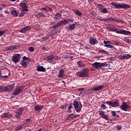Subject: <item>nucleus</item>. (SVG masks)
I'll use <instances>...</instances> for the list:
<instances>
[{
	"label": "nucleus",
	"mask_w": 131,
	"mask_h": 131,
	"mask_svg": "<svg viewBox=\"0 0 131 131\" xmlns=\"http://www.w3.org/2000/svg\"><path fill=\"white\" fill-rule=\"evenodd\" d=\"M74 106L75 110L76 111V112H78V113H79V112L81 111L82 105L81 104V103H79V102H78L77 100H75L74 101Z\"/></svg>",
	"instance_id": "nucleus-4"
},
{
	"label": "nucleus",
	"mask_w": 131,
	"mask_h": 131,
	"mask_svg": "<svg viewBox=\"0 0 131 131\" xmlns=\"http://www.w3.org/2000/svg\"><path fill=\"white\" fill-rule=\"evenodd\" d=\"M116 33L118 34H124L125 35H128V34H130V32L129 31L121 30L116 31Z\"/></svg>",
	"instance_id": "nucleus-10"
},
{
	"label": "nucleus",
	"mask_w": 131,
	"mask_h": 131,
	"mask_svg": "<svg viewBox=\"0 0 131 131\" xmlns=\"http://www.w3.org/2000/svg\"><path fill=\"white\" fill-rule=\"evenodd\" d=\"M61 25V23H60V21H59L58 23H57V24L56 25H54L53 26V28H57L58 27H59V26H60Z\"/></svg>",
	"instance_id": "nucleus-36"
},
{
	"label": "nucleus",
	"mask_w": 131,
	"mask_h": 131,
	"mask_svg": "<svg viewBox=\"0 0 131 131\" xmlns=\"http://www.w3.org/2000/svg\"><path fill=\"white\" fill-rule=\"evenodd\" d=\"M75 25H76V24L70 25L68 27L69 29H70V30H74V29H75Z\"/></svg>",
	"instance_id": "nucleus-24"
},
{
	"label": "nucleus",
	"mask_w": 131,
	"mask_h": 131,
	"mask_svg": "<svg viewBox=\"0 0 131 131\" xmlns=\"http://www.w3.org/2000/svg\"><path fill=\"white\" fill-rule=\"evenodd\" d=\"M107 12H108V9L104 7H103V9H102V10H101V11H100L101 13H104V14H106V13H107Z\"/></svg>",
	"instance_id": "nucleus-37"
},
{
	"label": "nucleus",
	"mask_w": 131,
	"mask_h": 131,
	"mask_svg": "<svg viewBox=\"0 0 131 131\" xmlns=\"http://www.w3.org/2000/svg\"><path fill=\"white\" fill-rule=\"evenodd\" d=\"M112 113L113 114V116H114V117L116 116V112L112 111Z\"/></svg>",
	"instance_id": "nucleus-53"
},
{
	"label": "nucleus",
	"mask_w": 131,
	"mask_h": 131,
	"mask_svg": "<svg viewBox=\"0 0 131 131\" xmlns=\"http://www.w3.org/2000/svg\"><path fill=\"white\" fill-rule=\"evenodd\" d=\"M15 83L12 84L11 85H9L7 86H5V91L6 92H10V91L13 90L14 88H15Z\"/></svg>",
	"instance_id": "nucleus-13"
},
{
	"label": "nucleus",
	"mask_w": 131,
	"mask_h": 131,
	"mask_svg": "<svg viewBox=\"0 0 131 131\" xmlns=\"http://www.w3.org/2000/svg\"><path fill=\"white\" fill-rule=\"evenodd\" d=\"M3 118H7V113H4L2 115Z\"/></svg>",
	"instance_id": "nucleus-51"
},
{
	"label": "nucleus",
	"mask_w": 131,
	"mask_h": 131,
	"mask_svg": "<svg viewBox=\"0 0 131 131\" xmlns=\"http://www.w3.org/2000/svg\"><path fill=\"white\" fill-rule=\"evenodd\" d=\"M19 6L22 8L23 11H26L27 12H28V9H27V6H26V3H20Z\"/></svg>",
	"instance_id": "nucleus-16"
},
{
	"label": "nucleus",
	"mask_w": 131,
	"mask_h": 131,
	"mask_svg": "<svg viewBox=\"0 0 131 131\" xmlns=\"http://www.w3.org/2000/svg\"><path fill=\"white\" fill-rule=\"evenodd\" d=\"M97 7L98 8V9H99L100 12H101L104 8V6L103 5L98 4L97 5Z\"/></svg>",
	"instance_id": "nucleus-31"
},
{
	"label": "nucleus",
	"mask_w": 131,
	"mask_h": 131,
	"mask_svg": "<svg viewBox=\"0 0 131 131\" xmlns=\"http://www.w3.org/2000/svg\"><path fill=\"white\" fill-rule=\"evenodd\" d=\"M21 64L22 65V66H23V67H27V62L26 61H21Z\"/></svg>",
	"instance_id": "nucleus-38"
},
{
	"label": "nucleus",
	"mask_w": 131,
	"mask_h": 131,
	"mask_svg": "<svg viewBox=\"0 0 131 131\" xmlns=\"http://www.w3.org/2000/svg\"><path fill=\"white\" fill-rule=\"evenodd\" d=\"M23 59L24 60V61H26L27 60H28V58H27L26 56H24L23 57Z\"/></svg>",
	"instance_id": "nucleus-56"
},
{
	"label": "nucleus",
	"mask_w": 131,
	"mask_h": 131,
	"mask_svg": "<svg viewBox=\"0 0 131 131\" xmlns=\"http://www.w3.org/2000/svg\"><path fill=\"white\" fill-rule=\"evenodd\" d=\"M131 58V55L130 54H121L119 56L118 59L119 60H125V59H130Z\"/></svg>",
	"instance_id": "nucleus-7"
},
{
	"label": "nucleus",
	"mask_w": 131,
	"mask_h": 131,
	"mask_svg": "<svg viewBox=\"0 0 131 131\" xmlns=\"http://www.w3.org/2000/svg\"><path fill=\"white\" fill-rule=\"evenodd\" d=\"M37 16H38V17H41L42 18H45V17H46V15L41 12L37 13Z\"/></svg>",
	"instance_id": "nucleus-35"
},
{
	"label": "nucleus",
	"mask_w": 131,
	"mask_h": 131,
	"mask_svg": "<svg viewBox=\"0 0 131 131\" xmlns=\"http://www.w3.org/2000/svg\"><path fill=\"white\" fill-rule=\"evenodd\" d=\"M61 18H62V15L61 14L57 13L55 15V20H60Z\"/></svg>",
	"instance_id": "nucleus-20"
},
{
	"label": "nucleus",
	"mask_w": 131,
	"mask_h": 131,
	"mask_svg": "<svg viewBox=\"0 0 131 131\" xmlns=\"http://www.w3.org/2000/svg\"><path fill=\"white\" fill-rule=\"evenodd\" d=\"M64 107H65V106H64V105H61V106H60V109H64Z\"/></svg>",
	"instance_id": "nucleus-61"
},
{
	"label": "nucleus",
	"mask_w": 131,
	"mask_h": 131,
	"mask_svg": "<svg viewBox=\"0 0 131 131\" xmlns=\"http://www.w3.org/2000/svg\"><path fill=\"white\" fill-rule=\"evenodd\" d=\"M124 40L127 43H129L130 39L129 38L125 37V38H124Z\"/></svg>",
	"instance_id": "nucleus-43"
},
{
	"label": "nucleus",
	"mask_w": 131,
	"mask_h": 131,
	"mask_svg": "<svg viewBox=\"0 0 131 131\" xmlns=\"http://www.w3.org/2000/svg\"><path fill=\"white\" fill-rule=\"evenodd\" d=\"M72 116H73V115H70L69 117H72Z\"/></svg>",
	"instance_id": "nucleus-64"
},
{
	"label": "nucleus",
	"mask_w": 131,
	"mask_h": 131,
	"mask_svg": "<svg viewBox=\"0 0 131 131\" xmlns=\"http://www.w3.org/2000/svg\"><path fill=\"white\" fill-rule=\"evenodd\" d=\"M90 70L88 68H84L80 71L76 73V75L78 77H88L89 76V72Z\"/></svg>",
	"instance_id": "nucleus-2"
},
{
	"label": "nucleus",
	"mask_w": 131,
	"mask_h": 131,
	"mask_svg": "<svg viewBox=\"0 0 131 131\" xmlns=\"http://www.w3.org/2000/svg\"><path fill=\"white\" fill-rule=\"evenodd\" d=\"M22 90V87L21 86H19L14 91V92L13 93V95H14V96H18V95L20 94Z\"/></svg>",
	"instance_id": "nucleus-11"
},
{
	"label": "nucleus",
	"mask_w": 131,
	"mask_h": 131,
	"mask_svg": "<svg viewBox=\"0 0 131 131\" xmlns=\"http://www.w3.org/2000/svg\"><path fill=\"white\" fill-rule=\"evenodd\" d=\"M64 76V70H61L59 71V74L58 75V77H59V78H61V77H63Z\"/></svg>",
	"instance_id": "nucleus-25"
},
{
	"label": "nucleus",
	"mask_w": 131,
	"mask_h": 131,
	"mask_svg": "<svg viewBox=\"0 0 131 131\" xmlns=\"http://www.w3.org/2000/svg\"><path fill=\"white\" fill-rule=\"evenodd\" d=\"M101 108L102 109H107V107L105 104H102L101 106Z\"/></svg>",
	"instance_id": "nucleus-47"
},
{
	"label": "nucleus",
	"mask_w": 131,
	"mask_h": 131,
	"mask_svg": "<svg viewBox=\"0 0 131 131\" xmlns=\"http://www.w3.org/2000/svg\"><path fill=\"white\" fill-rule=\"evenodd\" d=\"M23 113V108L19 107L18 108L16 112L15 117L17 118V119H20V118L21 117V115H22V114Z\"/></svg>",
	"instance_id": "nucleus-6"
},
{
	"label": "nucleus",
	"mask_w": 131,
	"mask_h": 131,
	"mask_svg": "<svg viewBox=\"0 0 131 131\" xmlns=\"http://www.w3.org/2000/svg\"><path fill=\"white\" fill-rule=\"evenodd\" d=\"M112 21H116V19L115 18L111 17L108 18H105V22H108V23H111Z\"/></svg>",
	"instance_id": "nucleus-22"
},
{
	"label": "nucleus",
	"mask_w": 131,
	"mask_h": 131,
	"mask_svg": "<svg viewBox=\"0 0 131 131\" xmlns=\"http://www.w3.org/2000/svg\"><path fill=\"white\" fill-rule=\"evenodd\" d=\"M111 5L112 6L115 7V9H129V8H130V5L124 3L117 4L114 2H112Z\"/></svg>",
	"instance_id": "nucleus-1"
},
{
	"label": "nucleus",
	"mask_w": 131,
	"mask_h": 131,
	"mask_svg": "<svg viewBox=\"0 0 131 131\" xmlns=\"http://www.w3.org/2000/svg\"><path fill=\"white\" fill-rule=\"evenodd\" d=\"M49 36H46L45 37H43L42 38V39L43 41L46 40V39H48V38H49Z\"/></svg>",
	"instance_id": "nucleus-49"
},
{
	"label": "nucleus",
	"mask_w": 131,
	"mask_h": 131,
	"mask_svg": "<svg viewBox=\"0 0 131 131\" xmlns=\"http://www.w3.org/2000/svg\"><path fill=\"white\" fill-rule=\"evenodd\" d=\"M53 59L54 60H58V59H60V57L57 56H53Z\"/></svg>",
	"instance_id": "nucleus-52"
},
{
	"label": "nucleus",
	"mask_w": 131,
	"mask_h": 131,
	"mask_svg": "<svg viewBox=\"0 0 131 131\" xmlns=\"http://www.w3.org/2000/svg\"><path fill=\"white\" fill-rule=\"evenodd\" d=\"M122 128V126L119 125H117L116 126V129H117V130H120Z\"/></svg>",
	"instance_id": "nucleus-42"
},
{
	"label": "nucleus",
	"mask_w": 131,
	"mask_h": 131,
	"mask_svg": "<svg viewBox=\"0 0 131 131\" xmlns=\"http://www.w3.org/2000/svg\"><path fill=\"white\" fill-rule=\"evenodd\" d=\"M90 43H91V45H92L93 46H94V45H96V43H97V40L95 38L91 39L90 40Z\"/></svg>",
	"instance_id": "nucleus-26"
},
{
	"label": "nucleus",
	"mask_w": 131,
	"mask_h": 131,
	"mask_svg": "<svg viewBox=\"0 0 131 131\" xmlns=\"http://www.w3.org/2000/svg\"><path fill=\"white\" fill-rule=\"evenodd\" d=\"M69 20L68 19H64L62 21H59V22L60 23V25H66V24L69 23Z\"/></svg>",
	"instance_id": "nucleus-23"
},
{
	"label": "nucleus",
	"mask_w": 131,
	"mask_h": 131,
	"mask_svg": "<svg viewBox=\"0 0 131 131\" xmlns=\"http://www.w3.org/2000/svg\"><path fill=\"white\" fill-rule=\"evenodd\" d=\"M30 52H34V48L33 47H30L29 49Z\"/></svg>",
	"instance_id": "nucleus-44"
},
{
	"label": "nucleus",
	"mask_w": 131,
	"mask_h": 131,
	"mask_svg": "<svg viewBox=\"0 0 131 131\" xmlns=\"http://www.w3.org/2000/svg\"><path fill=\"white\" fill-rule=\"evenodd\" d=\"M25 15V12H21L20 13L19 16L20 17H23Z\"/></svg>",
	"instance_id": "nucleus-54"
},
{
	"label": "nucleus",
	"mask_w": 131,
	"mask_h": 131,
	"mask_svg": "<svg viewBox=\"0 0 131 131\" xmlns=\"http://www.w3.org/2000/svg\"><path fill=\"white\" fill-rule=\"evenodd\" d=\"M98 52L99 53H100V54H104V55H107V54H108V52H107V51L103 50H99Z\"/></svg>",
	"instance_id": "nucleus-32"
},
{
	"label": "nucleus",
	"mask_w": 131,
	"mask_h": 131,
	"mask_svg": "<svg viewBox=\"0 0 131 131\" xmlns=\"http://www.w3.org/2000/svg\"><path fill=\"white\" fill-rule=\"evenodd\" d=\"M31 29V27L30 26H27L24 28H23L19 32L20 33H25L27 31H28V30H30Z\"/></svg>",
	"instance_id": "nucleus-12"
},
{
	"label": "nucleus",
	"mask_w": 131,
	"mask_h": 131,
	"mask_svg": "<svg viewBox=\"0 0 131 131\" xmlns=\"http://www.w3.org/2000/svg\"><path fill=\"white\" fill-rule=\"evenodd\" d=\"M3 92H6V86L0 85V93H3Z\"/></svg>",
	"instance_id": "nucleus-30"
},
{
	"label": "nucleus",
	"mask_w": 131,
	"mask_h": 131,
	"mask_svg": "<svg viewBox=\"0 0 131 131\" xmlns=\"http://www.w3.org/2000/svg\"><path fill=\"white\" fill-rule=\"evenodd\" d=\"M104 47H105V48H108V49H114V46L110 44L104 45Z\"/></svg>",
	"instance_id": "nucleus-34"
},
{
	"label": "nucleus",
	"mask_w": 131,
	"mask_h": 131,
	"mask_svg": "<svg viewBox=\"0 0 131 131\" xmlns=\"http://www.w3.org/2000/svg\"><path fill=\"white\" fill-rule=\"evenodd\" d=\"M120 108L121 110H122V111H127V109H129V106L128 105L127 103L125 102H122V104L120 106Z\"/></svg>",
	"instance_id": "nucleus-8"
},
{
	"label": "nucleus",
	"mask_w": 131,
	"mask_h": 131,
	"mask_svg": "<svg viewBox=\"0 0 131 131\" xmlns=\"http://www.w3.org/2000/svg\"><path fill=\"white\" fill-rule=\"evenodd\" d=\"M3 75H2V72H0V78H2Z\"/></svg>",
	"instance_id": "nucleus-62"
},
{
	"label": "nucleus",
	"mask_w": 131,
	"mask_h": 131,
	"mask_svg": "<svg viewBox=\"0 0 131 131\" xmlns=\"http://www.w3.org/2000/svg\"><path fill=\"white\" fill-rule=\"evenodd\" d=\"M99 20L100 21H103V22H105L106 18H104V19L100 18Z\"/></svg>",
	"instance_id": "nucleus-59"
},
{
	"label": "nucleus",
	"mask_w": 131,
	"mask_h": 131,
	"mask_svg": "<svg viewBox=\"0 0 131 131\" xmlns=\"http://www.w3.org/2000/svg\"><path fill=\"white\" fill-rule=\"evenodd\" d=\"M8 75H5V76H2L1 78L2 79H7V78H8Z\"/></svg>",
	"instance_id": "nucleus-50"
},
{
	"label": "nucleus",
	"mask_w": 131,
	"mask_h": 131,
	"mask_svg": "<svg viewBox=\"0 0 131 131\" xmlns=\"http://www.w3.org/2000/svg\"><path fill=\"white\" fill-rule=\"evenodd\" d=\"M106 104L109 105V106H111L113 107H115L119 106V103L118 101H114L112 102L111 101H106Z\"/></svg>",
	"instance_id": "nucleus-9"
},
{
	"label": "nucleus",
	"mask_w": 131,
	"mask_h": 131,
	"mask_svg": "<svg viewBox=\"0 0 131 131\" xmlns=\"http://www.w3.org/2000/svg\"><path fill=\"white\" fill-rule=\"evenodd\" d=\"M77 65L78 66V67H79L80 68H85V67H86V66H85V64H83V62H82V61H79L77 62Z\"/></svg>",
	"instance_id": "nucleus-17"
},
{
	"label": "nucleus",
	"mask_w": 131,
	"mask_h": 131,
	"mask_svg": "<svg viewBox=\"0 0 131 131\" xmlns=\"http://www.w3.org/2000/svg\"><path fill=\"white\" fill-rule=\"evenodd\" d=\"M103 43H104V46H106V45H109L110 43V41H104Z\"/></svg>",
	"instance_id": "nucleus-48"
},
{
	"label": "nucleus",
	"mask_w": 131,
	"mask_h": 131,
	"mask_svg": "<svg viewBox=\"0 0 131 131\" xmlns=\"http://www.w3.org/2000/svg\"><path fill=\"white\" fill-rule=\"evenodd\" d=\"M99 115H101V118H103V119H105V120H109L108 116H107L105 114V112L104 111L99 112Z\"/></svg>",
	"instance_id": "nucleus-15"
},
{
	"label": "nucleus",
	"mask_w": 131,
	"mask_h": 131,
	"mask_svg": "<svg viewBox=\"0 0 131 131\" xmlns=\"http://www.w3.org/2000/svg\"><path fill=\"white\" fill-rule=\"evenodd\" d=\"M36 70L40 72H45L46 71V68H43V66H38L37 67Z\"/></svg>",
	"instance_id": "nucleus-18"
},
{
	"label": "nucleus",
	"mask_w": 131,
	"mask_h": 131,
	"mask_svg": "<svg viewBox=\"0 0 131 131\" xmlns=\"http://www.w3.org/2000/svg\"><path fill=\"white\" fill-rule=\"evenodd\" d=\"M42 50L45 51V50H46V47H43L42 48Z\"/></svg>",
	"instance_id": "nucleus-63"
},
{
	"label": "nucleus",
	"mask_w": 131,
	"mask_h": 131,
	"mask_svg": "<svg viewBox=\"0 0 131 131\" xmlns=\"http://www.w3.org/2000/svg\"><path fill=\"white\" fill-rule=\"evenodd\" d=\"M30 121H31V119H30V118H28L26 120V121L25 122L24 124H28V123H29Z\"/></svg>",
	"instance_id": "nucleus-41"
},
{
	"label": "nucleus",
	"mask_w": 131,
	"mask_h": 131,
	"mask_svg": "<svg viewBox=\"0 0 131 131\" xmlns=\"http://www.w3.org/2000/svg\"><path fill=\"white\" fill-rule=\"evenodd\" d=\"M74 13L76 15H77V16H81V15H82V13L80 12V11L77 10H74Z\"/></svg>",
	"instance_id": "nucleus-28"
},
{
	"label": "nucleus",
	"mask_w": 131,
	"mask_h": 131,
	"mask_svg": "<svg viewBox=\"0 0 131 131\" xmlns=\"http://www.w3.org/2000/svg\"><path fill=\"white\" fill-rule=\"evenodd\" d=\"M41 10H44V11H46V12H49V10H48L46 7L42 8Z\"/></svg>",
	"instance_id": "nucleus-57"
},
{
	"label": "nucleus",
	"mask_w": 131,
	"mask_h": 131,
	"mask_svg": "<svg viewBox=\"0 0 131 131\" xmlns=\"http://www.w3.org/2000/svg\"><path fill=\"white\" fill-rule=\"evenodd\" d=\"M93 67L95 68L96 69H100L101 68L102 70H104L102 67H107L108 66V64L106 63V62L100 63V62H95L92 64Z\"/></svg>",
	"instance_id": "nucleus-3"
},
{
	"label": "nucleus",
	"mask_w": 131,
	"mask_h": 131,
	"mask_svg": "<svg viewBox=\"0 0 131 131\" xmlns=\"http://www.w3.org/2000/svg\"><path fill=\"white\" fill-rule=\"evenodd\" d=\"M118 29L116 28H114V27H110L108 28V30H110V31H113V32H116V31H117V30Z\"/></svg>",
	"instance_id": "nucleus-29"
},
{
	"label": "nucleus",
	"mask_w": 131,
	"mask_h": 131,
	"mask_svg": "<svg viewBox=\"0 0 131 131\" xmlns=\"http://www.w3.org/2000/svg\"><path fill=\"white\" fill-rule=\"evenodd\" d=\"M6 114H7V118H10V117H12L13 116V115L12 114L6 113Z\"/></svg>",
	"instance_id": "nucleus-45"
},
{
	"label": "nucleus",
	"mask_w": 131,
	"mask_h": 131,
	"mask_svg": "<svg viewBox=\"0 0 131 131\" xmlns=\"http://www.w3.org/2000/svg\"><path fill=\"white\" fill-rule=\"evenodd\" d=\"M11 13L12 15L14 16V17H18V13L17 12V10H14L11 11Z\"/></svg>",
	"instance_id": "nucleus-27"
},
{
	"label": "nucleus",
	"mask_w": 131,
	"mask_h": 131,
	"mask_svg": "<svg viewBox=\"0 0 131 131\" xmlns=\"http://www.w3.org/2000/svg\"><path fill=\"white\" fill-rule=\"evenodd\" d=\"M5 32L6 31H0V36H3Z\"/></svg>",
	"instance_id": "nucleus-46"
},
{
	"label": "nucleus",
	"mask_w": 131,
	"mask_h": 131,
	"mask_svg": "<svg viewBox=\"0 0 131 131\" xmlns=\"http://www.w3.org/2000/svg\"><path fill=\"white\" fill-rule=\"evenodd\" d=\"M71 108H72V105H70L68 108L67 112L68 113H71Z\"/></svg>",
	"instance_id": "nucleus-40"
},
{
	"label": "nucleus",
	"mask_w": 131,
	"mask_h": 131,
	"mask_svg": "<svg viewBox=\"0 0 131 131\" xmlns=\"http://www.w3.org/2000/svg\"><path fill=\"white\" fill-rule=\"evenodd\" d=\"M1 6L3 7V8H5L6 5H5V4H1Z\"/></svg>",
	"instance_id": "nucleus-60"
},
{
	"label": "nucleus",
	"mask_w": 131,
	"mask_h": 131,
	"mask_svg": "<svg viewBox=\"0 0 131 131\" xmlns=\"http://www.w3.org/2000/svg\"><path fill=\"white\" fill-rule=\"evenodd\" d=\"M19 47L17 45L9 46L7 47L6 49L7 51H15V50H17Z\"/></svg>",
	"instance_id": "nucleus-14"
},
{
	"label": "nucleus",
	"mask_w": 131,
	"mask_h": 131,
	"mask_svg": "<svg viewBox=\"0 0 131 131\" xmlns=\"http://www.w3.org/2000/svg\"><path fill=\"white\" fill-rule=\"evenodd\" d=\"M48 10V12H53V9H52V8H50V7H49L48 8V9H47Z\"/></svg>",
	"instance_id": "nucleus-58"
},
{
	"label": "nucleus",
	"mask_w": 131,
	"mask_h": 131,
	"mask_svg": "<svg viewBox=\"0 0 131 131\" xmlns=\"http://www.w3.org/2000/svg\"><path fill=\"white\" fill-rule=\"evenodd\" d=\"M43 108V105H36L34 107V110L35 111H39V110H41Z\"/></svg>",
	"instance_id": "nucleus-21"
},
{
	"label": "nucleus",
	"mask_w": 131,
	"mask_h": 131,
	"mask_svg": "<svg viewBox=\"0 0 131 131\" xmlns=\"http://www.w3.org/2000/svg\"><path fill=\"white\" fill-rule=\"evenodd\" d=\"M48 60L49 61H52V60L54 59V55L52 54L47 57Z\"/></svg>",
	"instance_id": "nucleus-33"
},
{
	"label": "nucleus",
	"mask_w": 131,
	"mask_h": 131,
	"mask_svg": "<svg viewBox=\"0 0 131 131\" xmlns=\"http://www.w3.org/2000/svg\"><path fill=\"white\" fill-rule=\"evenodd\" d=\"M78 92H82V91H84V88H79L78 89Z\"/></svg>",
	"instance_id": "nucleus-55"
},
{
	"label": "nucleus",
	"mask_w": 131,
	"mask_h": 131,
	"mask_svg": "<svg viewBox=\"0 0 131 131\" xmlns=\"http://www.w3.org/2000/svg\"><path fill=\"white\" fill-rule=\"evenodd\" d=\"M21 128H22V125H19V126H18L17 127H16L14 130L15 131H19L20 130V129H21Z\"/></svg>",
	"instance_id": "nucleus-39"
},
{
	"label": "nucleus",
	"mask_w": 131,
	"mask_h": 131,
	"mask_svg": "<svg viewBox=\"0 0 131 131\" xmlns=\"http://www.w3.org/2000/svg\"><path fill=\"white\" fill-rule=\"evenodd\" d=\"M20 60H21V56L19 54H15L12 58V61H13V62L15 64L19 63V61H20Z\"/></svg>",
	"instance_id": "nucleus-5"
},
{
	"label": "nucleus",
	"mask_w": 131,
	"mask_h": 131,
	"mask_svg": "<svg viewBox=\"0 0 131 131\" xmlns=\"http://www.w3.org/2000/svg\"><path fill=\"white\" fill-rule=\"evenodd\" d=\"M104 89L103 85H100L98 87H95L93 88V90L94 91V92H98V91H101V90H103Z\"/></svg>",
	"instance_id": "nucleus-19"
}]
</instances>
